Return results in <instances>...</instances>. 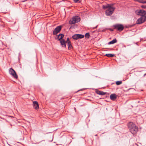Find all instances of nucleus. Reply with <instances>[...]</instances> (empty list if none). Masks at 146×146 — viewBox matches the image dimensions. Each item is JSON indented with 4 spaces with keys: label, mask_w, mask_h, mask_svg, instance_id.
<instances>
[{
    "label": "nucleus",
    "mask_w": 146,
    "mask_h": 146,
    "mask_svg": "<svg viewBox=\"0 0 146 146\" xmlns=\"http://www.w3.org/2000/svg\"><path fill=\"white\" fill-rule=\"evenodd\" d=\"M145 3H146V1H145V2H144V4Z\"/></svg>",
    "instance_id": "obj_25"
},
{
    "label": "nucleus",
    "mask_w": 146,
    "mask_h": 146,
    "mask_svg": "<svg viewBox=\"0 0 146 146\" xmlns=\"http://www.w3.org/2000/svg\"><path fill=\"white\" fill-rule=\"evenodd\" d=\"M66 42L67 43L68 45V49L70 50L72 48V46L71 44L70 41V40L69 38H68L67 39Z\"/></svg>",
    "instance_id": "obj_11"
},
{
    "label": "nucleus",
    "mask_w": 146,
    "mask_h": 146,
    "mask_svg": "<svg viewBox=\"0 0 146 146\" xmlns=\"http://www.w3.org/2000/svg\"><path fill=\"white\" fill-rule=\"evenodd\" d=\"M135 1H137L139 3L144 4L145 1L144 0H135Z\"/></svg>",
    "instance_id": "obj_17"
},
{
    "label": "nucleus",
    "mask_w": 146,
    "mask_h": 146,
    "mask_svg": "<svg viewBox=\"0 0 146 146\" xmlns=\"http://www.w3.org/2000/svg\"><path fill=\"white\" fill-rule=\"evenodd\" d=\"M33 108L36 110H37L39 108V104L37 101H33Z\"/></svg>",
    "instance_id": "obj_10"
},
{
    "label": "nucleus",
    "mask_w": 146,
    "mask_h": 146,
    "mask_svg": "<svg viewBox=\"0 0 146 146\" xmlns=\"http://www.w3.org/2000/svg\"><path fill=\"white\" fill-rule=\"evenodd\" d=\"M111 31H113V30H111V29H110Z\"/></svg>",
    "instance_id": "obj_26"
},
{
    "label": "nucleus",
    "mask_w": 146,
    "mask_h": 146,
    "mask_svg": "<svg viewBox=\"0 0 146 146\" xmlns=\"http://www.w3.org/2000/svg\"><path fill=\"white\" fill-rule=\"evenodd\" d=\"M101 93V91H98L96 92V93L99 95H100Z\"/></svg>",
    "instance_id": "obj_21"
},
{
    "label": "nucleus",
    "mask_w": 146,
    "mask_h": 146,
    "mask_svg": "<svg viewBox=\"0 0 146 146\" xmlns=\"http://www.w3.org/2000/svg\"><path fill=\"white\" fill-rule=\"evenodd\" d=\"M146 75V73L144 75V76H145Z\"/></svg>",
    "instance_id": "obj_24"
},
{
    "label": "nucleus",
    "mask_w": 146,
    "mask_h": 146,
    "mask_svg": "<svg viewBox=\"0 0 146 146\" xmlns=\"http://www.w3.org/2000/svg\"><path fill=\"white\" fill-rule=\"evenodd\" d=\"M117 42V40L116 38L113 39L108 44H113Z\"/></svg>",
    "instance_id": "obj_15"
},
{
    "label": "nucleus",
    "mask_w": 146,
    "mask_h": 146,
    "mask_svg": "<svg viewBox=\"0 0 146 146\" xmlns=\"http://www.w3.org/2000/svg\"><path fill=\"white\" fill-rule=\"evenodd\" d=\"M103 9H106L105 13L106 15L107 16L111 15L113 13L115 7L113 6V4H107L106 5H102Z\"/></svg>",
    "instance_id": "obj_1"
},
{
    "label": "nucleus",
    "mask_w": 146,
    "mask_h": 146,
    "mask_svg": "<svg viewBox=\"0 0 146 146\" xmlns=\"http://www.w3.org/2000/svg\"><path fill=\"white\" fill-rule=\"evenodd\" d=\"M105 56L108 57H113L114 54H106Z\"/></svg>",
    "instance_id": "obj_16"
},
{
    "label": "nucleus",
    "mask_w": 146,
    "mask_h": 146,
    "mask_svg": "<svg viewBox=\"0 0 146 146\" xmlns=\"http://www.w3.org/2000/svg\"><path fill=\"white\" fill-rule=\"evenodd\" d=\"M146 21V15L145 16H141L138 19L137 21L136 24H140L144 23Z\"/></svg>",
    "instance_id": "obj_6"
},
{
    "label": "nucleus",
    "mask_w": 146,
    "mask_h": 146,
    "mask_svg": "<svg viewBox=\"0 0 146 146\" xmlns=\"http://www.w3.org/2000/svg\"><path fill=\"white\" fill-rule=\"evenodd\" d=\"M128 127L131 133L133 135L136 134L138 130V127L132 122H129L127 124Z\"/></svg>",
    "instance_id": "obj_2"
},
{
    "label": "nucleus",
    "mask_w": 146,
    "mask_h": 146,
    "mask_svg": "<svg viewBox=\"0 0 146 146\" xmlns=\"http://www.w3.org/2000/svg\"><path fill=\"white\" fill-rule=\"evenodd\" d=\"M71 27H70V28H71Z\"/></svg>",
    "instance_id": "obj_27"
},
{
    "label": "nucleus",
    "mask_w": 146,
    "mask_h": 146,
    "mask_svg": "<svg viewBox=\"0 0 146 146\" xmlns=\"http://www.w3.org/2000/svg\"><path fill=\"white\" fill-rule=\"evenodd\" d=\"M9 74L11 75L14 78L17 79L18 76L15 71L12 68H10L9 70Z\"/></svg>",
    "instance_id": "obj_7"
},
{
    "label": "nucleus",
    "mask_w": 146,
    "mask_h": 146,
    "mask_svg": "<svg viewBox=\"0 0 146 146\" xmlns=\"http://www.w3.org/2000/svg\"><path fill=\"white\" fill-rule=\"evenodd\" d=\"M114 29L117 30L119 31H121L123 30L124 27L122 25L117 24L113 26Z\"/></svg>",
    "instance_id": "obj_4"
},
{
    "label": "nucleus",
    "mask_w": 146,
    "mask_h": 146,
    "mask_svg": "<svg viewBox=\"0 0 146 146\" xmlns=\"http://www.w3.org/2000/svg\"><path fill=\"white\" fill-rule=\"evenodd\" d=\"M135 13L141 16H145L146 15V11L143 9L137 10L135 11Z\"/></svg>",
    "instance_id": "obj_5"
},
{
    "label": "nucleus",
    "mask_w": 146,
    "mask_h": 146,
    "mask_svg": "<svg viewBox=\"0 0 146 146\" xmlns=\"http://www.w3.org/2000/svg\"><path fill=\"white\" fill-rule=\"evenodd\" d=\"M90 36V34L89 33H87L85 35V37L87 38H88Z\"/></svg>",
    "instance_id": "obj_19"
},
{
    "label": "nucleus",
    "mask_w": 146,
    "mask_h": 146,
    "mask_svg": "<svg viewBox=\"0 0 146 146\" xmlns=\"http://www.w3.org/2000/svg\"><path fill=\"white\" fill-rule=\"evenodd\" d=\"M64 35L62 34H60L59 35H58L57 39L59 41H60L62 40V38L64 37Z\"/></svg>",
    "instance_id": "obj_14"
},
{
    "label": "nucleus",
    "mask_w": 146,
    "mask_h": 146,
    "mask_svg": "<svg viewBox=\"0 0 146 146\" xmlns=\"http://www.w3.org/2000/svg\"><path fill=\"white\" fill-rule=\"evenodd\" d=\"M80 17L78 16H73L69 21V23L71 25L80 22Z\"/></svg>",
    "instance_id": "obj_3"
},
{
    "label": "nucleus",
    "mask_w": 146,
    "mask_h": 146,
    "mask_svg": "<svg viewBox=\"0 0 146 146\" xmlns=\"http://www.w3.org/2000/svg\"><path fill=\"white\" fill-rule=\"evenodd\" d=\"M62 26H57L53 31V34L54 35H56L61 30Z\"/></svg>",
    "instance_id": "obj_8"
},
{
    "label": "nucleus",
    "mask_w": 146,
    "mask_h": 146,
    "mask_svg": "<svg viewBox=\"0 0 146 146\" xmlns=\"http://www.w3.org/2000/svg\"><path fill=\"white\" fill-rule=\"evenodd\" d=\"M61 45L62 47L65 48L66 46V41L64 39H62V40L60 41Z\"/></svg>",
    "instance_id": "obj_12"
},
{
    "label": "nucleus",
    "mask_w": 146,
    "mask_h": 146,
    "mask_svg": "<svg viewBox=\"0 0 146 146\" xmlns=\"http://www.w3.org/2000/svg\"><path fill=\"white\" fill-rule=\"evenodd\" d=\"M117 96L114 94H111L110 96V99L112 100H115L117 98Z\"/></svg>",
    "instance_id": "obj_13"
},
{
    "label": "nucleus",
    "mask_w": 146,
    "mask_h": 146,
    "mask_svg": "<svg viewBox=\"0 0 146 146\" xmlns=\"http://www.w3.org/2000/svg\"><path fill=\"white\" fill-rule=\"evenodd\" d=\"M122 83V81H117L116 82V84L117 85H119L121 84Z\"/></svg>",
    "instance_id": "obj_18"
},
{
    "label": "nucleus",
    "mask_w": 146,
    "mask_h": 146,
    "mask_svg": "<svg viewBox=\"0 0 146 146\" xmlns=\"http://www.w3.org/2000/svg\"><path fill=\"white\" fill-rule=\"evenodd\" d=\"M79 0H74V1L75 3H77Z\"/></svg>",
    "instance_id": "obj_23"
},
{
    "label": "nucleus",
    "mask_w": 146,
    "mask_h": 146,
    "mask_svg": "<svg viewBox=\"0 0 146 146\" xmlns=\"http://www.w3.org/2000/svg\"><path fill=\"white\" fill-rule=\"evenodd\" d=\"M84 36L81 34H75L72 36V38L74 40H77L79 38H84Z\"/></svg>",
    "instance_id": "obj_9"
},
{
    "label": "nucleus",
    "mask_w": 146,
    "mask_h": 146,
    "mask_svg": "<svg viewBox=\"0 0 146 146\" xmlns=\"http://www.w3.org/2000/svg\"><path fill=\"white\" fill-rule=\"evenodd\" d=\"M141 7L142 9H146V5H143L141 6Z\"/></svg>",
    "instance_id": "obj_20"
},
{
    "label": "nucleus",
    "mask_w": 146,
    "mask_h": 146,
    "mask_svg": "<svg viewBox=\"0 0 146 146\" xmlns=\"http://www.w3.org/2000/svg\"><path fill=\"white\" fill-rule=\"evenodd\" d=\"M106 93L105 92H104L102 91H101V95H104L106 94Z\"/></svg>",
    "instance_id": "obj_22"
}]
</instances>
